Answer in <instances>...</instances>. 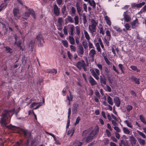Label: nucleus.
<instances>
[{"instance_id":"nucleus-62","label":"nucleus","mask_w":146,"mask_h":146,"mask_svg":"<svg viewBox=\"0 0 146 146\" xmlns=\"http://www.w3.org/2000/svg\"><path fill=\"white\" fill-rule=\"evenodd\" d=\"M118 66H119V68L120 69V70H121V72L123 73V65L121 64H119L118 65Z\"/></svg>"},{"instance_id":"nucleus-38","label":"nucleus","mask_w":146,"mask_h":146,"mask_svg":"<svg viewBox=\"0 0 146 146\" xmlns=\"http://www.w3.org/2000/svg\"><path fill=\"white\" fill-rule=\"evenodd\" d=\"M130 68L133 70L136 71L137 72H140V70L138 69L137 67L133 66H130Z\"/></svg>"},{"instance_id":"nucleus-39","label":"nucleus","mask_w":146,"mask_h":146,"mask_svg":"<svg viewBox=\"0 0 146 146\" xmlns=\"http://www.w3.org/2000/svg\"><path fill=\"white\" fill-rule=\"evenodd\" d=\"M123 132L126 134H129L130 131L127 128L124 127L123 128Z\"/></svg>"},{"instance_id":"nucleus-61","label":"nucleus","mask_w":146,"mask_h":146,"mask_svg":"<svg viewBox=\"0 0 146 146\" xmlns=\"http://www.w3.org/2000/svg\"><path fill=\"white\" fill-rule=\"evenodd\" d=\"M88 46L90 48H94V46H93V44L92 43H91L90 42L89 40L88 41Z\"/></svg>"},{"instance_id":"nucleus-3","label":"nucleus","mask_w":146,"mask_h":146,"mask_svg":"<svg viewBox=\"0 0 146 146\" xmlns=\"http://www.w3.org/2000/svg\"><path fill=\"white\" fill-rule=\"evenodd\" d=\"M76 66L80 70L83 68L84 70L86 71L87 70V67L88 66L86 64L84 61L82 60L77 63Z\"/></svg>"},{"instance_id":"nucleus-54","label":"nucleus","mask_w":146,"mask_h":146,"mask_svg":"<svg viewBox=\"0 0 146 146\" xmlns=\"http://www.w3.org/2000/svg\"><path fill=\"white\" fill-rule=\"evenodd\" d=\"M70 48L72 51L75 52L76 50V47L73 45H71L70 46Z\"/></svg>"},{"instance_id":"nucleus-17","label":"nucleus","mask_w":146,"mask_h":146,"mask_svg":"<svg viewBox=\"0 0 146 146\" xmlns=\"http://www.w3.org/2000/svg\"><path fill=\"white\" fill-rule=\"evenodd\" d=\"M129 141L131 142V145L133 146L136 144V140L135 138L133 136L129 137Z\"/></svg>"},{"instance_id":"nucleus-47","label":"nucleus","mask_w":146,"mask_h":146,"mask_svg":"<svg viewBox=\"0 0 146 146\" xmlns=\"http://www.w3.org/2000/svg\"><path fill=\"white\" fill-rule=\"evenodd\" d=\"M140 12L141 13L146 12V5L142 8Z\"/></svg>"},{"instance_id":"nucleus-30","label":"nucleus","mask_w":146,"mask_h":146,"mask_svg":"<svg viewBox=\"0 0 146 146\" xmlns=\"http://www.w3.org/2000/svg\"><path fill=\"white\" fill-rule=\"evenodd\" d=\"M4 1L5 2V3H4L3 4H2L0 6V11L3 9H5L7 5V3H6V1H7V0H4Z\"/></svg>"},{"instance_id":"nucleus-27","label":"nucleus","mask_w":146,"mask_h":146,"mask_svg":"<svg viewBox=\"0 0 146 146\" xmlns=\"http://www.w3.org/2000/svg\"><path fill=\"white\" fill-rule=\"evenodd\" d=\"M3 27V29L5 28L6 31L8 30V29L10 31H13L12 29L9 27L8 24L7 23H6L5 25H4Z\"/></svg>"},{"instance_id":"nucleus-11","label":"nucleus","mask_w":146,"mask_h":146,"mask_svg":"<svg viewBox=\"0 0 146 146\" xmlns=\"http://www.w3.org/2000/svg\"><path fill=\"white\" fill-rule=\"evenodd\" d=\"M123 15L125 21L128 22L131 21V18L129 15L127 14L126 12H124Z\"/></svg>"},{"instance_id":"nucleus-56","label":"nucleus","mask_w":146,"mask_h":146,"mask_svg":"<svg viewBox=\"0 0 146 146\" xmlns=\"http://www.w3.org/2000/svg\"><path fill=\"white\" fill-rule=\"evenodd\" d=\"M106 36L108 37V38L109 39V40H110L111 37V35L110 31L108 30L106 32Z\"/></svg>"},{"instance_id":"nucleus-32","label":"nucleus","mask_w":146,"mask_h":146,"mask_svg":"<svg viewBox=\"0 0 146 146\" xmlns=\"http://www.w3.org/2000/svg\"><path fill=\"white\" fill-rule=\"evenodd\" d=\"M105 19L106 22L107 24L109 26H111V23L110 20V18L107 16H106L105 17Z\"/></svg>"},{"instance_id":"nucleus-34","label":"nucleus","mask_w":146,"mask_h":146,"mask_svg":"<svg viewBox=\"0 0 146 146\" xmlns=\"http://www.w3.org/2000/svg\"><path fill=\"white\" fill-rule=\"evenodd\" d=\"M124 122L129 127L132 128L133 126L131 124V123L130 121L128 120H126L124 121Z\"/></svg>"},{"instance_id":"nucleus-13","label":"nucleus","mask_w":146,"mask_h":146,"mask_svg":"<svg viewBox=\"0 0 146 146\" xmlns=\"http://www.w3.org/2000/svg\"><path fill=\"white\" fill-rule=\"evenodd\" d=\"M145 4V2H142L141 3L137 4L134 3L132 4V6L133 7L136 8H139L143 6Z\"/></svg>"},{"instance_id":"nucleus-60","label":"nucleus","mask_w":146,"mask_h":146,"mask_svg":"<svg viewBox=\"0 0 146 146\" xmlns=\"http://www.w3.org/2000/svg\"><path fill=\"white\" fill-rule=\"evenodd\" d=\"M104 59H105V60L106 62V63L110 65V62L109 60L108 59L107 57L105 56H104Z\"/></svg>"},{"instance_id":"nucleus-12","label":"nucleus","mask_w":146,"mask_h":146,"mask_svg":"<svg viewBox=\"0 0 146 146\" xmlns=\"http://www.w3.org/2000/svg\"><path fill=\"white\" fill-rule=\"evenodd\" d=\"M37 39L39 40L38 45L39 46H42L44 42L43 39L42 38V36L41 35H39L36 37Z\"/></svg>"},{"instance_id":"nucleus-58","label":"nucleus","mask_w":146,"mask_h":146,"mask_svg":"<svg viewBox=\"0 0 146 146\" xmlns=\"http://www.w3.org/2000/svg\"><path fill=\"white\" fill-rule=\"evenodd\" d=\"M34 42L33 41H32L30 42V43L29 45V47H31V48L32 49L33 48L34 46Z\"/></svg>"},{"instance_id":"nucleus-24","label":"nucleus","mask_w":146,"mask_h":146,"mask_svg":"<svg viewBox=\"0 0 146 146\" xmlns=\"http://www.w3.org/2000/svg\"><path fill=\"white\" fill-rule=\"evenodd\" d=\"M75 131V127H72L71 129H70L67 132V134L68 135H70V136H72Z\"/></svg>"},{"instance_id":"nucleus-28","label":"nucleus","mask_w":146,"mask_h":146,"mask_svg":"<svg viewBox=\"0 0 146 146\" xmlns=\"http://www.w3.org/2000/svg\"><path fill=\"white\" fill-rule=\"evenodd\" d=\"M84 32L86 38L88 41H89L90 39V37L88 33L86 30H84Z\"/></svg>"},{"instance_id":"nucleus-35","label":"nucleus","mask_w":146,"mask_h":146,"mask_svg":"<svg viewBox=\"0 0 146 146\" xmlns=\"http://www.w3.org/2000/svg\"><path fill=\"white\" fill-rule=\"evenodd\" d=\"M90 5L93 7H95L96 6V3L93 0H90L88 1Z\"/></svg>"},{"instance_id":"nucleus-48","label":"nucleus","mask_w":146,"mask_h":146,"mask_svg":"<svg viewBox=\"0 0 146 146\" xmlns=\"http://www.w3.org/2000/svg\"><path fill=\"white\" fill-rule=\"evenodd\" d=\"M76 34L79 35L80 33V28L78 26H76Z\"/></svg>"},{"instance_id":"nucleus-5","label":"nucleus","mask_w":146,"mask_h":146,"mask_svg":"<svg viewBox=\"0 0 146 146\" xmlns=\"http://www.w3.org/2000/svg\"><path fill=\"white\" fill-rule=\"evenodd\" d=\"M108 117L109 120L111 121L112 123L114 125H117V119L113 114H111V115L109 114H108Z\"/></svg>"},{"instance_id":"nucleus-51","label":"nucleus","mask_w":146,"mask_h":146,"mask_svg":"<svg viewBox=\"0 0 146 146\" xmlns=\"http://www.w3.org/2000/svg\"><path fill=\"white\" fill-rule=\"evenodd\" d=\"M104 89L106 90L109 92L111 91V89L110 87L108 86H106L104 88Z\"/></svg>"},{"instance_id":"nucleus-49","label":"nucleus","mask_w":146,"mask_h":146,"mask_svg":"<svg viewBox=\"0 0 146 146\" xmlns=\"http://www.w3.org/2000/svg\"><path fill=\"white\" fill-rule=\"evenodd\" d=\"M132 107L131 106L128 105L126 107V108L127 111H129L132 109Z\"/></svg>"},{"instance_id":"nucleus-52","label":"nucleus","mask_w":146,"mask_h":146,"mask_svg":"<svg viewBox=\"0 0 146 146\" xmlns=\"http://www.w3.org/2000/svg\"><path fill=\"white\" fill-rule=\"evenodd\" d=\"M67 100L69 102L72 100L73 98V96L71 93H70L69 96H68L67 97Z\"/></svg>"},{"instance_id":"nucleus-18","label":"nucleus","mask_w":146,"mask_h":146,"mask_svg":"<svg viewBox=\"0 0 146 146\" xmlns=\"http://www.w3.org/2000/svg\"><path fill=\"white\" fill-rule=\"evenodd\" d=\"M71 114V109L69 108L68 109V120L67 121V125L66 126V128H68L70 125V116Z\"/></svg>"},{"instance_id":"nucleus-50","label":"nucleus","mask_w":146,"mask_h":146,"mask_svg":"<svg viewBox=\"0 0 146 146\" xmlns=\"http://www.w3.org/2000/svg\"><path fill=\"white\" fill-rule=\"evenodd\" d=\"M99 29L100 31V34H102L103 35H104V34L105 33L103 27H100L99 28Z\"/></svg>"},{"instance_id":"nucleus-10","label":"nucleus","mask_w":146,"mask_h":146,"mask_svg":"<svg viewBox=\"0 0 146 146\" xmlns=\"http://www.w3.org/2000/svg\"><path fill=\"white\" fill-rule=\"evenodd\" d=\"M42 105L40 103L33 102H32L31 104L30 105V108H32L35 106H36L35 108L33 109V110H36L39 108Z\"/></svg>"},{"instance_id":"nucleus-6","label":"nucleus","mask_w":146,"mask_h":146,"mask_svg":"<svg viewBox=\"0 0 146 146\" xmlns=\"http://www.w3.org/2000/svg\"><path fill=\"white\" fill-rule=\"evenodd\" d=\"M91 73L93 76L97 80L99 79V76L100 74L99 70L96 68L92 70Z\"/></svg>"},{"instance_id":"nucleus-4","label":"nucleus","mask_w":146,"mask_h":146,"mask_svg":"<svg viewBox=\"0 0 146 146\" xmlns=\"http://www.w3.org/2000/svg\"><path fill=\"white\" fill-rule=\"evenodd\" d=\"M91 22L92 24L89 25V29L90 32L93 34L96 32V23L94 21H92Z\"/></svg>"},{"instance_id":"nucleus-9","label":"nucleus","mask_w":146,"mask_h":146,"mask_svg":"<svg viewBox=\"0 0 146 146\" xmlns=\"http://www.w3.org/2000/svg\"><path fill=\"white\" fill-rule=\"evenodd\" d=\"M69 34L71 35H73V32L74 29V27L72 25H69L67 26Z\"/></svg>"},{"instance_id":"nucleus-29","label":"nucleus","mask_w":146,"mask_h":146,"mask_svg":"<svg viewBox=\"0 0 146 146\" xmlns=\"http://www.w3.org/2000/svg\"><path fill=\"white\" fill-rule=\"evenodd\" d=\"M124 26L125 29H123V31L126 32V30H129L130 28V25L128 23H125L124 25Z\"/></svg>"},{"instance_id":"nucleus-46","label":"nucleus","mask_w":146,"mask_h":146,"mask_svg":"<svg viewBox=\"0 0 146 146\" xmlns=\"http://www.w3.org/2000/svg\"><path fill=\"white\" fill-rule=\"evenodd\" d=\"M7 127L8 128L12 129H17V127L14 126L12 125H9V126H7Z\"/></svg>"},{"instance_id":"nucleus-7","label":"nucleus","mask_w":146,"mask_h":146,"mask_svg":"<svg viewBox=\"0 0 146 146\" xmlns=\"http://www.w3.org/2000/svg\"><path fill=\"white\" fill-rule=\"evenodd\" d=\"M29 12H26L25 14V17L24 19H26L27 18L29 17L30 14H32L33 18L35 19V14L34 11L32 9H29L28 10Z\"/></svg>"},{"instance_id":"nucleus-59","label":"nucleus","mask_w":146,"mask_h":146,"mask_svg":"<svg viewBox=\"0 0 146 146\" xmlns=\"http://www.w3.org/2000/svg\"><path fill=\"white\" fill-rule=\"evenodd\" d=\"M5 48L6 51L8 53H10L12 52V50L10 48L7 47H5Z\"/></svg>"},{"instance_id":"nucleus-25","label":"nucleus","mask_w":146,"mask_h":146,"mask_svg":"<svg viewBox=\"0 0 146 146\" xmlns=\"http://www.w3.org/2000/svg\"><path fill=\"white\" fill-rule=\"evenodd\" d=\"M89 81L92 86H93L96 84V82L92 77H90L89 78Z\"/></svg>"},{"instance_id":"nucleus-19","label":"nucleus","mask_w":146,"mask_h":146,"mask_svg":"<svg viewBox=\"0 0 146 146\" xmlns=\"http://www.w3.org/2000/svg\"><path fill=\"white\" fill-rule=\"evenodd\" d=\"M114 100L116 106L117 107H119L121 101L119 98L118 97H115L114 99Z\"/></svg>"},{"instance_id":"nucleus-1","label":"nucleus","mask_w":146,"mask_h":146,"mask_svg":"<svg viewBox=\"0 0 146 146\" xmlns=\"http://www.w3.org/2000/svg\"><path fill=\"white\" fill-rule=\"evenodd\" d=\"M15 109L9 111L7 110L4 111L2 113V118L1 121V123L5 125L9 123L10 122V118L12 115L15 113L16 115L17 113V112L15 111Z\"/></svg>"},{"instance_id":"nucleus-14","label":"nucleus","mask_w":146,"mask_h":146,"mask_svg":"<svg viewBox=\"0 0 146 146\" xmlns=\"http://www.w3.org/2000/svg\"><path fill=\"white\" fill-rule=\"evenodd\" d=\"M15 44L18 47H19L21 49H22V47L21 46V41L19 40V38L15 35Z\"/></svg>"},{"instance_id":"nucleus-64","label":"nucleus","mask_w":146,"mask_h":146,"mask_svg":"<svg viewBox=\"0 0 146 146\" xmlns=\"http://www.w3.org/2000/svg\"><path fill=\"white\" fill-rule=\"evenodd\" d=\"M88 130H85L83 132V136L84 137H85L87 135V134H88Z\"/></svg>"},{"instance_id":"nucleus-23","label":"nucleus","mask_w":146,"mask_h":146,"mask_svg":"<svg viewBox=\"0 0 146 146\" xmlns=\"http://www.w3.org/2000/svg\"><path fill=\"white\" fill-rule=\"evenodd\" d=\"M70 13L71 15L72 16H74L76 12V9L75 8L71 6L70 7Z\"/></svg>"},{"instance_id":"nucleus-26","label":"nucleus","mask_w":146,"mask_h":146,"mask_svg":"<svg viewBox=\"0 0 146 146\" xmlns=\"http://www.w3.org/2000/svg\"><path fill=\"white\" fill-rule=\"evenodd\" d=\"M96 54V51L94 49H92L90 51L89 53V56L90 57L93 58L95 54Z\"/></svg>"},{"instance_id":"nucleus-41","label":"nucleus","mask_w":146,"mask_h":146,"mask_svg":"<svg viewBox=\"0 0 146 146\" xmlns=\"http://www.w3.org/2000/svg\"><path fill=\"white\" fill-rule=\"evenodd\" d=\"M136 132H137V133L140 135L143 138H146V136L143 133L140 131H139L138 130H137L136 131Z\"/></svg>"},{"instance_id":"nucleus-20","label":"nucleus","mask_w":146,"mask_h":146,"mask_svg":"<svg viewBox=\"0 0 146 146\" xmlns=\"http://www.w3.org/2000/svg\"><path fill=\"white\" fill-rule=\"evenodd\" d=\"M138 25V21L137 19L133 21L131 23V27L133 29L137 27Z\"/></svg>"},{"instance_id":"nucleus-37","label":"nucleus","mask_w":146,"mask_h":146,"mask_svg":"<svg viewBox=\"0 0 146 146\" xmlns=\"http://www.w3.org/2000/svg\"><path fill=\"white\" fill-rule=\"evenodd\" d=\"M69 38L70 40V44H74L75 43V41L73 37L72 36H69Z\"/></svg>"},{"instance_id":"nucleus-44","label":"nucleus","mask_w":146,"mask_h":146,"mask_svg":"<svg viewBox=\"0 0 146 146\" xmlns=\"http://www.w3.org/2000/svg\"><path fill=\"white\" fill-rule=\"evenodd\" d=\"M74 18L75 25H76L78 24L79 23L78 16H75Z\"/></svg>"},{"instance_id":"nucleus-55","label":"nucleus","mask_w":146,"mask_h":146,"mask_svg":"<svg viewBox=\"0 0 146 146\" xmlns=\"http://www.w3.org/2000/svg\"><path fill=\"white\" fill-rule=\"evenodd\" d=\"M62 43L63 45L65 47H67L68 46V42L66 40H63L62 41Z\"/></svg>"},{"instance_id":"nucleus-16","label":"nucleus","mask_w":146,"mask_h":146,"mask_svg":"<svg viewBox=\"0 0 146 146\" xmlns=\"http://www.w3.org/2000/svg\"><path fill=\"white\" fill-rule=\"evenodd\" d=\"M21 131L24 134V136L25 137H29V138L30 137V133L27 130L22 129H21Z\"/></svg>"},{"instance_id":"nucleus-57","label":"nucleus","mask_w":146,"mask_h":146,"mask_svg":"<svg viewBox=\"0 0 146 146\" xmlns=\"http://www.w3.org/2000/svg\"><path fill=\"white\" fill-rule=\"evenodd\" d=\"M64 32V34L67 35L68 34V29H67V27H64L63 29Z\"/></svg>"},{"instance_id":"nucleus-40","label":"nucleus","mask_w":146,"mask_h":146,"mask_svg":"<svg viewBox=\"0 0 146 146\" xmlns=\"http://www.w3.org/2000/svg\"><path fill=\"white\" fill-rule=\"evenodd\" d=\"M138 141L139 142V143L141 145H144L145 144V140L142 139H141L139 138L138 139Z\"/></svg>"},{"instance_id":"nucleus-33","label":"nucleus","mask_w":146,"mask_h":146,"mask_svg":"<svg viewBox=\"0 0 146 146\" xmlns=\"http://www.w3.org/2000/svg\"><path fill=\"white\" fill-rule=\"evenodd\" d=\"M66 10V7L64 5L63 6L62 9V13L64 15V17H65L66 16L67 14L66 13H65V12Z\"/></svg>"},{"instance_id":"nucleus-63","label":"nucleus","mask_w":146,"mask_h":146,"mask_svg":"<svg viewBox=\"0 0 146 146\" xmlns=\"http://www.w3.org/2000/svg\"><path fill=\"white\" fill-rule=\"evenodd\" d=\"M80 120V118L79 117H78L77 118L75 123V125H76L79 123V121Z\"/></svg>"},{"instance_id":"nucleus-2","label":"nucleus","mask_w":146,"mask_h":146,"mask_svg":"<svg viewBox=\"0 0 146 146\" xmlns=\"http://www.w3.org/2000/svg\"><path fill=\"white\" fill-rule=\"evenodd\" d=\"M98 131L99 128L97 126L95 127L94 130L92 131L87 138L86 140V142H88L93 139L98 132Z\"/></svg>"},{"instance_id":"nucleus-21","label":"nucleus","mask_w":146,"mask_h":146,"mask_svg":"<svg viewBox=\"0 0 146 146\" xmlns=\"http://www.w3.org/2000/svg\"><path fill=\"white\" fill-rule=\"evenodd\" d=\"M77 52L78 55L79 56H81L83 54L84 51L83 48L82 46H80L79 47Z\"/></svg>"},{"instance_id":"nucleus-36","label":"nucleus","mask_w":146,"mask_h":146,"mask_svg":"<svg viewBox=\"0 0 146 146\" xmlns=\"http://www.w3.org/2000/svg\"><path fill=\"white\" fill-rule=\"evenodd\" d=\"M76 7L77 11L79 14L80 15H81L82 14V11L81 9L80 6L78 4H76Z\"/></svg>"},{"instance_id":"nucleus-45","label":"nucleus","mask_w":146,"mask_h":146,"mask_svg":"<svg viewBox=\"0 0 146 146\" xmlns=\"http://www.w3.org/2000/svg\"><path fill=\"white\" fill-rule=\"evenodd\" d=\"M139 117L140 119V120L141 121L145 124H146V122L145 120V119L143 117V116L141 115H140Z\"/></svg>"},{"instance_id":"nucleus-8","label":"nucleus","mask_w":146,"mask_h":146,"mask_svg":"<svg viewBox=\"0 0 146 146\" xmlns=\"http://www.w3.org/2000/svg\"><path fill=\"white\" fill-rule=\"evenodd\" d=\"M13 13L15 19L17 20L21 17V14L18 8L15 9L13 11Z\"/></svg>"},{"instance_id":"nucleus-31","label":"nucleus","mask_w":146,"mask_h":146,"mask_svg":"<svg viewBox=\"0 0 146 146\" xmlns=\"http://www.w3.org/2000/svg\"><path fill=\"white\" fill-rule=\"evenodd\" d=\"M107 101L108 103L110 105H112L113 104L112 99L109 96L107 98Z\"/></svg>"},{"instance_id":"nucleus-15","label":"nucleus","mask_w":146,"mask_h":146,"mask_svg":"<svg viewBox=\"0 0 146 146\" xmlns=\"http://www.w3.org/2000/svg\"><path fill=\"white\" fill-rule=\"evenodd\" d=\"M54 14L56 16H58L59 14V10L56 5H55L54 8Z\"/></svg>"},{"instance_id":"nucleus-22","label":"nucleus","mask_w":146,"mask_h":146,"mask_svg":"<svg viewBox=\"0 0 146 146\" xmlns=\"http://www.w3.org/2000/svg\"><path fill=\"white\" fill-rule=\"evenodd\" d=\"M82 143L79 141H76L70 144V146H81L82 145Z\"/></svg>"},{"instance_id":"nucleus-42","label":"nucleus","mask_w":146,"mask_h":146,"mask_svg":"<svg viewBox=\"0 0 146 146\" xmlns=\"http://www.w3.org/2000/svg\"><path fill=\"white\" fill-rule=\"evenodd\" d=\"M132 80L133 81H134L135 82V83L137 84H139V79H138V78H136L135 77H132Z\"/></svg>"},{"instance_id":"nucleus-43","label":"nucleus","mask_w":146,"mask_h":146,"mask_svg":"<svg viewBox=\"0 0 146 146\" xmlns=\"http://www.w3.org/2000/svg\"><path fill=\"white\" fill-rule=\"evenodd\" d=\"M66 20L68 21L70 23H73L74 20L73 18L70 16H68L66 18Z\"/></svg>"},{"instance_id":"nucleus-53","label":"nucleus","mask_w":146,"mask_h":146,"mask_svg":"<svg viewBox=\"0 0 146 146\" xmlns=\"http://www.w3.org/2000/svg\"><path fill=\"white\" fill-rule=\"evenodd\" d=\"M67 55L68 58L69 59L72 60V55L70 53L69 51L67 52Z\"/></svg>"}]
</instances>
